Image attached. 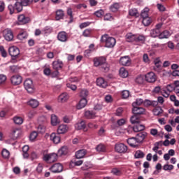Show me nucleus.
Listing matches in <instances>:
<instances>
[{
    "mask_svg": "<svg viewBox=\"0 0 179 179\" xmlns=\"http://www.w3.org/2000/svg\"><path fill=\"white\" fill-rule=\"evenodd\" d=\"M101 43H104V41L106 42L105 45L107 48H113L117 43L115 38L110 37L107 34L103 35L101 36Z\"/></svg>",
    "mask_w": 179,
    "mask_h": 179,
    "instance_id": "f257e3e1",
    "label": "nucleus"
},
{
    "mask_svg": "<svg viewBox=\"0 0 179 179\" xmlns=\"http://www.w3.org/2000/svg\"><path fill=\"white\" fill-rule=\"evenodd\" d=\"M43 160L46 163H54L58 160V154L50 153L43 155Z\"/></svg>",
    "mask_w": 179,
    "mask_h": 179,
    "instance_id": "f03ea898",
    "label": "nucleus"
},
{
    "mask_svg": "<svg viewBox=\"0 0 179 179\" xmlns=\"http://www.w3.org/2000/svg\"><path fill=\"white\" fill-rule=\"evenodd\" d=\"M8 53L10 55L12 59H17L19 55H20V50H19V48L12 46L9 48Z\"/></svg>",
    "mask_w": 179,
    "mask_h": 179,
    "instance_id": "7ed1b4c3",
    "label": "nucleus"
},
{
    "mask_svg": "<svg viewBox=\"0 0 179 179\" xmlns=\"http://www.w3.org/2000/svg\"><path fill=\"white\" fill-rule=\"evenodd\" d=\"M24 87L25 90L28 92V93H34V85L33 84V80L31 79H27L24 82Z\"/></svg>",
    "mask_w": 179,
    "mask_h": 179,
    "instance_id": "20e7f679",
    "label": "nucleus"
},
{
    "mask_svg": "<svg viewBox=\"0 0 179 179\" xmlns=\"http://www.w3.org/2000/svg\"><path fill=\"white\" fill-rule=\"evenodd\" d=\"M30 20V17L22 14L18 15L17 23L19 25L27 24V23H29Z\"/></svg>",
    "mask_w": 179,
    "mask_h": 179,
    "instance_id": "39448f33",
    "label": "nucleus"
},
{
    "mask_svg": "<svg viewBox=\"0 0 179 179\" xmlns=\"http://www.w3.org/2000/svg\"><path fill=\"white\" fill-rule=\"evenodd\" d=\"M10 80L11 85H13V86H19V85L22 83L23 78L20 75H14L11 76Z\"/></svg>",
    "mask_w": 179,
    "mask_h": 179,
    "instance_id": "423d86ee",
    "label": "nucleus"
},
{
    "mask_svg": "<svg viewBox=\"0 0 179 179\" xmlns=\"http://www.w3.org/2000/svg\"><path fill=\"white\" fill-rule=\"evenodd\" d=\"M3 36L6 41H13V31L10 29H6L3 31Z\"/></svg>",
    "mask_w": 179,
    "mask_h": 179,
    "instance_id": "0eeeda50",
    "label": "nucleus"
},
{
    "mask_svg": "<svg viewBox=\"0 0 179 179\" xmlns=\"http://www.w3.org/2000/svg\"><path fill=\"white\" fill-rule=\"evenodd\" d=\"M145 81L148 83H155L157 80V77L154 72H149L145 76Z\"/></svg>",
    "mask_w": 179,
    "mask_h": 179,
    "instance_id": "6e6552de",
    "label": "nucleus"
},
{
    "mask_svg": "<svg viewBox=\"0 0 179 179\" xmlns=\"http://www.w3.org/2000/svg\"><path fill=\"white\" fill-rule=\"evenodd\" d=\"M115 149L117 153H127L128 152V147L122 143L116 144Z\"/></svg>",
    "mask_w": 179,
    "mask_h": 179,
    "instance_id": "1a4fd4ad",
    "label": "nucleus"
},
{
    "mask_svg": "<svg viewBox=\"0 0 179 179\" xmlns=\"http://www.w3.org/2000/svg\"><path fill=\"white\" fill-rule=\"evenodd\" d=\"M49 170L54 173H61L63 170V166L62 164H61L60 163H57L53 164L50 169Z\"/></svg>",
    "mask_w": 179,
    "mask_h": 179,
    "instance_id": "9d476101",
    "label": "nucleus"
},
{
    "mask_svg": "<svg viewBox=\"0 0 179 179\" xmlns=\"http://www.w3.org/2000/svg\"><path fill=\"white\" fill-rule=\"evenodd\" d=\"M107 59L104 57H96L94 59V66H101L106 64Z\"/></svg>",
    "mask_w": 179,
    "mask_h": 179,
    "instance_id": "9b49d317",
    "label": "nucleus"
},
{
    "mask_svg": "<svg viewBox=\"0 0 179 179\" xmlns=\"http://www.w3.org/2000/svg\"><path fill=\"white\" fill-rule=\"evenodd\" d=\"M57 40L61 41V43H66V41H68V34L66 32L64 31L59 32L57 34Z\"/></svg>",
    "mask_w": 179,
    "mask_h": 179,
    "instance_id": "f8f14e48",
    "label": "nucleus"
},
{
    "mask_svg": "<svg viewBox=\"0 0 179 179\" xmlns=\"http://www.w3.org/2000/svg\"><path fill=\"white\" fill-rule=\"evenodd\" d=\"M132 113L134 115H143L145 114V108L139 106H133Z\"/></svg>",
    "mask_w": 179,
    "mask_h": 179,
    "instance_id": "ddd939ff",
    "label": "nucleus"
},
{
    "mask_svg": "<svg viewBox=\"0 0 179 179\" xmlns=\"http://www.w3.org/2000/svg\"><path fill=\"white\" fill-rule=\"evenodd\" d=\"M120 64L123 66H129L131 65V58L129 56H124L120 58Z\"/></svg>",
    "mask_w": 179,
    "mask_h": 179,
    "instance_id": "4468645a",
    "label": "nucleus"
},
{
    "mask_svg": "<svg viewBox=\"0 0 179 179\" xmlns=\"http://www.w3.org/2000/svg\"><path fill=\"white\" fill-rule=\"evenodd\" d=\"M27 106H29L31 108H37L40 106V101L35 99H30L27 102Z\"/></svg>",
    "mask_w": 179,
    "mask_h": 179,
    "instance_id": "2eb2a0df",
    "label": "nucleus"
},
{
    "mask_svg": "<svg viewBox=\"0 0 179 179\" xmlns=\"http://www.w3.org/2000/svg\"><path fill=\"white\" fill-rule=\"evenodd\" d=\"M50 139L53 142V143H55L56 145H58L59 142H61V136H59V134L58 133H52L50 136Z\"/></svg>",
    "mask_w": 179,
    "mask_h": 179,
    "instance_id": "dca6fc26",
    "label": "nucleus"
},
{
    "mask_svg": "<svg viewBox=\"0 0 179 179\" xmlns=\"http://www.w3.org/2000/svg\"><path fill=\"white\" fill-rule=\"evenodd\" d=\"M146 136H148V134L145 131H142V132L137 134L135 138L139 144V143H142V142H143V141L145 140V138H146Z\"/></svg>",
    "mask_w": 179,
    "mask_h": 179,
    "instance_id": "f3484780",
    "label": "nucleus"
},
{
    "mask_svg": "<svg viewBox=\"0 0 179 179\" xmlns=\"http://www.w3.org/2000/svg\"><path fill=\"white\" fill-rule=\"evenodd\" d=\"M20 135H22V129H13L10 134V136L14 141L17 139Z\"/></svg>",
    "mask_w": 179,
    "mask_h": 179,
    "instance_id": "a211bd4d",
    "label": "nucleus"
},
{
    "mask_svg": "<svg viewBox=\"0 0 179 179\" xmlns=\"http://www.w3.org/2000/svg\"><path fill=\"white\" fill-rule=\"evenodd\" d=\"M127 143L131 148H138L139 143L137 141L136 137H131L127 139Z\"/></svg>",
    "mask_w": 179,
    "mask_h": 179,
    "instance_id": "6ab92c4d",
    "label": "nucleus"
},
{
    "mask_svg": "<svg viewBox=\"0 0 179 179\" xmlns=\"http://www.w3.org/2000/svg\"><path fill=\"white\" fill-rule=\"evenodd\" d=\"M68 126L66 124H61L57 128V134L62 135L68 132Z\"/></svg>",
    "mask_w": 179,
    "mask_h": 179,
    "instance_id": "aec40b11",
    "label": "nucleus"
},
{
    "mask_svg": "<svg viewBox=\"0 0 179 179\" xmlns=\"http://www.w3.org/2000/svg\"><path fill=\"white\" fill-rule=\"evenodd\" d=\"M86 106H87V99L82 98L79 103L77 104L76 108L77 110H82V108H85Z\"/></svg>",
    "mask_w": 179,
    "mask_h": 179,
    "instance_id": "412c9836",
    "label": "nucleus"
},
{
    "mask_svg": "<svg viewBox=\"0 0 179 179\" xmlns=\"http://www.w3.org/2000/svg\"><path fill=\"white\" fill-rule=\"evenodd\" d=\"M125 37L126 41H127V43H134V41H136V35L132 33H127Z\"/></svg>",
    "mask_w": 179,
    "mask_h": 179,
    "instance_id": "4be33fe9",
    "label": "nucleus"
},
{
    "mask_svg": "<svg viewBox=\"0 0 179 179\" xmlns=\"http://www.w3.org/2000/svg\"><path fill=\"white\" fill-rule=\"evenodd\" d=\"M86 153H87V151L85 149L79 150L77 152H76V159H83L85 156H86Z\"/></svg>",
    "mask_w": 179,
    "mask_h": 179,
    "instance_id": "5701e85b",
    "label": "nucleus"
},
{
    "mask_svg": "<svg viewBox=\"0 0 179 179\" xmlns=\"http://www.w3.org/2000/svg\"><path fill=\"white\" fill-rule=\"evenodd\" d=\"M84 117L87 120H92L96 118V113L93 110H86L84 114Z\"/></svg>",
    "mask_w": 179,
    "mask_h": 179,
    "instance_id": "b1692460",
    "label": "nucleus"
},
{
    "mask_svg": "<svg viewBox=\"0 0 179 179\" xmlns=\"http://www.w3.org/2000/svg\"><path fill=\"white\" fill-rule=\"evenodd\" d=\"M64 64L62 63V61L57 60V61H54L52 62V66L53 69L55 71H59V69H62Z\"/></svg>",
    "mask_w": 179,
    "mask_h": 179,
    "instance_id": "393cba45",
    "label": "nucleus"
},
{
    "mask_svg": "<svg viewBox=\"0 0 179 179\" xmlns=\"http://www.w3.org/2000/svg\"><path fill=\"white\" fill-rule=\"evenodd\" d=\"M96 85L97 86H99V87L105 89V87H107V81H105L103 78H99L96 80Z\"/></svg>",
    "mask_w": 179,
    "mask_h": 179,
    "instance_id": "a878e982",
    "label": "nucleus"
},
{
    "mask_svg": "<svg viewBox=\"0 0 179 179\" xmlns=\"http://www.w3.org/2000/svg\"><path fill=\"white\" fill-rule=\"evenodd\" d=\"M64 16H65V13L63 11L62 9H59L56 10V16H55L56 20H61L64 19Z\"/></svg>",
    "mask_w": 179,
    "mask_h": 179,
    "instance_id": "bb28decb",
    "label": "nucleus"
},
{
    "mask_svg": "<svg viewBox=\"0 0 179 179\" xmlns=\"http://www.w3.org/2000/svg\"><path fill=\"white\" fill-rule=\"evenodd\" d=\"M75 128L76 129H78V130L83 129V131H87V129H86V123L83 120L76 124Z\"/></svg>",
    "mask_w": 179,
    "mask_h": 179,
    "instance_id": "cd10ccee",
    "label": "nucleus"
},
{
    "mask_svg": "<svg viewBox=\"0 0 179 179\" xmlns=\"http://www.w3.org/2000/svg\"><path fill=\"white\" fill-rule=\"evenodd\" d=\"M68 99H69V95L68 93L64 92L59 96L58 100L62 103H65V101H68Z\"/></svg>",
    "mask_w": 179,
    "mask_h": 179,
    "instance_id": "c85d7f7f",
    "label": "nucleus"
},
{
    "mask_svg": "<svg viewBox=\"0 0 179 179\" xmlns=\"http://www.w3.org/2000/svg\"><path fill=\"white\" fill-rule=\"evenodd\" d=\"M53 29L52 27L46 26L42 29V34L45 36H48V34H51Z\"/></svg>",
    "mask_w": 179,
    "mask_h": 179,
    "instance_id": "c756f323",
    "label": "nucleus"
},
{
    "mask_svg": "<svg viewBox=\"0 0 179 179\" xmlns=\"http://www.w3.org/2000/svg\"><path fill=\"white\" fill-rule=\"evenodd\" d=\"M59 156H65V155H68V147L63 146L57 152Z\"/></svg>",
    "mask_w": 179,
    "mask_h": 179,
    "instance_id": "7c9ffc66",
    "label": "nucleus"
},
{
    "mask_svg": "<svg viewBox=\"0 0 179 179\" xmlns=\"http://www.w3.org/2000/svg\"><path fill=\"white\" fill-rule=\"evenodd\" d=\"M145 129V125L137 123L134 127L133 131L134 132H141Z\"/></svg>",
    "mask_w": 179,
    "mask_h": 179,
    "instance_id": "2f4dec72",
    "label": "nucleus"
},
{
    "mask_svg": "<svg viewBox=\"0 0 179 179\" xmlns=\"http://www.w3.org/2000/svg\"><path fill=\"white\" fill-rule=\"evenodd\" d=\"M171 36V34H170V31L165 30L163 32H159V39L163 38H169Z\"/></svg>",
    "mask_w": 179,
    "mask_h": 179,
    "instance_id": "473e14b6",
    "label": "nucleus"
},
{
    "mask_svg": "<svg viewBox=\"0 0 179 179\" xmlns=\"http://www.w3.org/2000/svg\"><path fill=\"white\" fill-rule=\"evenodd\" d=\"M131 123L133 124H139L141 122V118L137 115H134L130 118Z\"/></svg>",
    "mask_w": 179,
    "mask_h": 179,
    "instance_id": "72a5a7b5",
    "label": "nucleus"
},
{
    "mask_svg": "<svg viewBox=\"0 0 179 179\" xmlns=\"http://www.w3.org/2000/svg\"><path fill=\"white\" fill-rule=\"evenodd\" d=\"M151 37L156 38V37H159L160 38V30L154 29L150 31Z\"/></svg>",
    "mask_w": 179,
    "mask_h": 179,
    "instance_id": "f704fd0d",
    "label": "nucleus"
},
{
    "mask_svg": "<svg viewBox=\"0 0 179 179\" xmlns=\"http://www.w3.org/2000/svg\"><path fill=\"white\" fill-rule=\"evenodd\" d=\"M23 6H24L22 3L21 0L20 2L17 1L15 3V8L17 12H22V10H23Z\"/></svg>",
    "mask_w": 179,
    "mask_h": 179,
    "instance_id": "c9c22d12",
    "label": "nucleus"
},
{
    "mask_svg": "<svg viewBox=\"0 0 179 179\" xmlns=\"http://www.w3.org/2000/svg\"><path fill=\"white\" fill-rule=\"evenodd\" d=\"M119 74L121 78H127L128 77V71L125 69V68H120L119 71Z\"/></svg>",
    "mask_w": 179,
    "mask_h": 179,
    "instance_id": "e433bc0d",
    "label": "nucleus"
},
{
    "mask_svg": "<svg viewBox=\"0 0 179 179\" xmlns=\"http://www.w3.org/2000/svg\"><path fill=\"white\" fill-rule=\"evenodd\" d=\"M118 9H120V3H114L110 6V10L111 12H117Z\"/></svg>",
    "mask_w": 179,
    "mask_h": 179,
    "instance_id": "4c0bfd02",
    "label": "nucleus"
},
{
    "mask_svg": "<svg viewBox=\"0 0 179 179\" xmlns=\"http://www.w3.org/2000/svg\"><path fill=\"white\" fill-rule=\"evenodd\" d=\"M13 122L17 125H22V124H23V118H22L21 117H19V116H15L13 118Z\"/></svg>",
    "mask_w": 179,
    "mask_h": 179,
    "instance_id": "58836bf2",
    "label": "nucleus"
},
{
    "mask_svg": "<svg viewBox=\"0 0 179 179\" xmlns=\"http://www.w3.org/2000/svg\"><path fill=\"white\" fill-rule=\"evenodd\" d=\"M29 34H27V32L26 31H24L22 32H20L17 35V39L18 40H24L27 37H28Z\"/></svg>",
    "mask_w": 179,
    "mask_h": 179,
    "instance_id": "ea45409f",
    "label": "nucleus"
},
{
    "mask_svg": "<svg viewBox=\"0 0 179 179\" xmlns=\"http://www.w3.org/2000/svg\"><path fill=\"white\" fill-rule=\"evenodd\" d=\"M67 15L70 17L69 23H72L73 22V12L72 11V8H67Z\"/></svg>",
    "mask_w": 179,
    "mask_h": 179,
    "instance_id": "a19ab883",
    "label": "nucleus"
},
{
    "mask_svg": "<svg viewBox=\"0 0 179 179\" xmlns=\"http://www.w3.org/2000/svg\"><path fill=\"white\" fill-rule=\"evenodd\" d=\"M136 159H143L145 157V153L141 150H137L134 155Z\"/></svg>",
    "mask_w": 179,
    "mask_h": 179,
    "instance_id": "79ce46f5",
    "label": "nucleus"
},
{
    "mask_svg": "<svg viewBox=\"0 0 179 179\" xmlns=\"http://www.w3.org/2000/svg\"><path fill=\"white\" fill-rule=\"evenodd\" d=\"M154 115H160V114H163V109L162 107L157 106L153 110Z\"/></svg>",
    "mask_w": 179,
    "mask_h": 179,
    "instance_id": "37998d69",
    "label": "nucleus"
},
{
    "mask_svg": "<svg viewBox=\"0 0 179 179\" xmlns=\"http://www.w3.org/2000/svg\"><path fill=\"white\" fill-rule=\"evenodd\" d=\"M100 68L102 72H108L110 71V65L106 62Z\"/></svg>",
    "mask_w": 179,
    "mask_h": 179,
    "instance_id": "c03bdc74",
    "label": "nucleus"
},
{
    "mask_svg": "<svg viewBox=\"0 0 179 179\" xmlns=\"http://www.w3.org/2000/svg\"><path fill=\"white\" fill-rule=\"evenodd\" d=\"M59 121H58V117L55 115H51V124L53 125V127H55L57 124H58Z\"/></svg>",
    "mask_w": 179,
    "mask_h": 179,
    "instance_id": "a18cd8bd",
    "label": "nucleus"
},
{
    "mask_svg": "<svg viewBox=\"0 0 179 179\" xmlns=\"http://www.w3.org/2000/svg\"><path fill=\"white\" fill-rule=\"evenodd\" d=\"M80 96L82 99H87V96H89V91L87 90H82L80 91Z\"/></svg>",
    "mask_w": 179,
    "mask_h": 179,
    "instance_id": "49530a36",
    "label": "nucleus"
},
{
    "mask_svg": "<svg viewBox=\"0 0 179 179\" xmlns=\"http://www.w3.org/2000/svg\"><path fill=\"white\" fill-rule=\"evenodd\" d=\"M144 101L142 99H137L136 101L132 103V107H138L141 104H143Z\"/></svg>",
    "mask_w": 179,
    "mask_h": 179,
    "instance_id": "de8ad7c7",
    "label": "nucleus"
},
{
    "mask_svg": "<svg viewBox=\"0 0 179 179\" xmlns=\"http://www.w3.org/2000/svg\"><path fill=\"white\" fill-rule=\"evenodd\" d=\"M149 9L148 8H144L141 12V17L142 19L145 17H149Z\"/></svg>",
    "mask_w": 179,
    "mask_h": 179,
    "instance_id": "09e8293b",
    "label": "nucleus"
},
{
    "mask_svg": "<svg viewBox=\"0 0 179 179\" xmlns=\"http://www.w3.org/2000/svg\"><path fill=\"white\" fill-rule=\"evenodd\" d=\"M162 69H163L162 64H155V66H153V70L155 71V72H157L158 73H160V72H162Z\"/></svg>",
    "mask_w": 179,
    "mask_h": 179,
    "instance_id": "8fccbe9b",
    "label": "nucleus"
},
{
    "mask_svg": "<svg viewBox=\"0 0 179 179\" xmlns=\"http://www.w3.org/2000/svg\"><path fill=\"white\" fill-rule=\"evenodd\" d=\"M129 16H134L135 17H138V10L136 8H131L129 10Z\"/></svg>",
    "mask_w": 179,
    "mask_h": 179,
    "instance_id": "3c124183",
    "label": "nucleus"
},
{
    "mask_svg": "<svg viewBox=\"0 0 179 179\" xmlns=\"http://www.w3.org/2000/svg\"><path fill=\"white\" fill-rule=\"evenodd\" d=\"M152 20H150V17H147L143 18L142 23L144 26H149Z\"/></svg>",
    "mask_w": 179,
    "mask_h": 179,
    "instance_id": "603ef678",
    "label": "nucleus"
},
{
    "mask_svg": "<svg viewBox=\"0 0 179 179\" xmlns=\"http://www.w3.org/2000/svg\"><path fill=\"white\" fill-rule=\"evenodd\" d=\"M96 152H106V146L103 144H99L96 147Z\"/></svg>",
    "mask_w": 179,
    "mask_h": 179,
    "instance_id": "864d4df0",
    "label": "nucleus"
},
{
    "mask_svg": "<svg viewBox=\"0 0 179 179\" xmlns=\"http://www.w3.org/2000/svg\"><path fill=\"white\" fill-rule=\"evenodd\" d=\"M174 85H175V93L176 96L179 97V81L178 80L175 81Z\"/></svg>",
    "mask_w": 179,
    "mask_h": 179,
    "instance_id": "5fc2aeb1",
    "label": "nucleus"
},
{
    "mask_svg": "<svg viewBox=\"0 0 179 179\" xmlns=\"http://www.w3.org/2000/svg\"><path fill=\"white\" fill-rule=\"evenodd\" d=\"M146 41V37L143 35H139L138 36H136V42L138 43V41L145 42Z\"/></svg>",
    "mask_w": 179,
    "mask_h": 179,
    "instance_id": "6e6d98bb",
    "label": "nucleus"
},
{
    "mask_svg": "<svg viewBox=\"0 0 179 179\" xmlns=\"http://www.w3.org/2000/svg\"><path fill=\"white\" fill-rule=\"evenodd\" d=\"M160 144H162V141L157 142L154 144V147L152 148L153 152L155 153H157V151L159 150V146H160Z\"/></svg>",
    "mask_w": 179,
    "mask_h": 179,
    "instance_id": "4d7b16f0",
    "label": "nucleus"
},
{
    "mask_svg": "<svg viewBox=\"0 0 179 179\" xmlns=\"http://www.w3.org/2000/svg\"><path fill=\"white\" fill-rule=\"evenodd\" d=\"M24 6H29L33 3V0H21Z\"/></svg>",
    "mask_w": 179,
    "mask_h": 179,
    "instance_id": "13d9d810",
    "label": "nucleus"
},
{
    "mask_svg": "<svg viewBox=\"0 0 179 179\" xmlns=\"http://www.w3.org/2000/svg\"><path fill=\"white\" fill-rule=\"evenodd\" d=\"M166 90L168 92H175L176 91V85L175 84H169L166 86Z\"/></svg>",
    "mask_w": 179,
    "mask_h": 179,
    "instance_id": "bf43d9fd",
    "label": "nucleus"
},
{
    "mask_svg": "<svg viewBox=\"0 0 179 179\" xmlns=\"http://www.w3.org/2000/svg\"><path fill=\"white\" fill-rule=\"evenodd\" d=\"M1 155H2L3 157H4V159H8V157H9V155H10V154L8 150L3 149L2 150Z\"/></svg>",
    "mask_w": 179,
    "mask_h": 179,
    "instance_id": "052dcab7",
    "label": "nucleus"
},
{
    "mask_svg": "<svg viewBox=\"0 0 179 179\" xmlns=\"http://www.w3.org/2000/svg\"><path fill=\"white\" fill-rule=\"evenodd\" d=\"M36 114H37V112L35 110H30L28 113H27V117L28 118H29L30 120H31V118H34V116L36 115Z\"/></svg>",
    "mask_w": 179,
    "mask_h": 179,
    "instance_id": "680f3d73",
    "label": "nucleus"
},
{
    "mask_svg": "<svg viewBox=\"0 0 179 179\" xmlns=\"http://www.w3.org/2000/svg\"><path fill=\"white\" fill-rule=\"evenodd\" d=\"M0 52L3 58H6L8 55V53L6 52V50H5V48H3V46H0Z\"/></svg>",
    "mask_w": 179,
    "mask_h": 179,
    "instance_id": "e2e57ef3",
    "label": "nucleus"
},
{
    "mask_svg": "<svg viewBox=\"0 0 179 179\" xmlns=\"http://www.w3.org/2000/svg\"><path fill=\"white\" fill-rule=\"evenodd\" d=\"M129 90H123L122 92V97L123 99H128V97H129Z\"/></svg>",
    "mask_w": 179,
    "mask_h": 179,
    "instance_id": "0e129e2a",
    "label": "nucleus"
},
{
    "mask_svg": "<svg viewBox=\"0 0 179 179\" xmlns=\"http://www.w3.org/2000/svg\"><path fill=\"white\" fill-rule=\"evenodd\" d=\"M7 77L4 74H0V85H3L6 82Z\"/></svg>",
    "mask_w": 179,
    "mask_h": 179,
    "instance_id": "69168bd1",
    "label": "nucleus"
},
{
    "mask_svg": "<svg viewBox=\"0 0 179 179\" xmlns=\"http://www.w3.org/2000/svg\"><path fill=\"white\" fill-rule=\"evenodd\" d=\"M38 134L36 131H33L32 133H31L30 136H29V139L30 141H34V139H36V138H37L38 136Z\"/></svg>",
    "mask_w": 179,
    "mask_h": 179,
    "instance_id": "338daca9",
    "label": "nucleus"
},
{
    "mask_svg": "<svg viewBox=\"0 0 179 179\" xmlns=\"http://www.w3.org/2000/svg\"><path fill=\"white\" fill-rule=\"evenodd\" d=\"M174 169V166L173 165H169V164H165L164 166H163V169L165 171H167L169 170H173Z\"/></svg>",
    "mask_w": 179,
    "mask_h": 179,
    "instance_id": "774afa93",
    "label": "nucleus"
}]
</instances>
